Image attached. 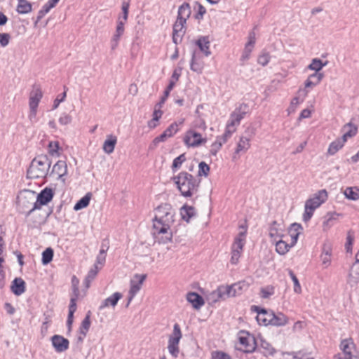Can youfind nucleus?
I'll use <instances>...</instances> for the list:
<instances>
[{
    "mask_svg": "<svg viewBox=\"0 0 359 359\" xmlns=\"http://www.w3.org/2000/svg\"><path fill=\"white\" fill-rule=\"evenodd\" d=\"M327 62H323L321 60L318 58H314L311 60V62L308 66V68L311 70L316 71L315 73H320V71L325 66H326Z\"/></svg>",
    "mask_w": 359,
    "mask_h": 359,
    "instance_id": "37998d69",
    "label": "nucleus"
},
{
    "mask_svg": "<svg viewBox=\"0 0 359 359\" xmlns=\"http://www.w3.org/2000/svg\"><path fill=\"white\" fill-rule=\"evenodd\" d=\"M324 74L323 73H313L311 74L305 81L306 88H313L317 86L323 79Z\"/></svg>",
    "mask_w": 359,
    "mask_h": 359,
    "instance_id": "7c9ffc66",
    "label": "nucleus"
},
{
    "mask_svg": "<svg viewBox=\"0 0 359 359\" xmlns=\"http://www.w3.org/2000/svg\"><path fill=\"white\" fill-rule=\"evenodd\" d=\"M146 277L147 276L145 274H135L133 279L130 280V287L128 292V302L126 305V307H128L135 296L140 290Z\"/></svg>",
    "mask_w": 359,
    "mask_h": 359,
    "instance_id": "ddd939ff",
    "label": "nucleus"
},
{
    "mask_svg": "<svg viewBox=\"0 0 359 359\" xmlns=\"http://www.w3.org/2000/svg\"><path fill=\"white\" fill-rule=\"evenodd\" d=\"M253 48L254 47H252V46L245 45L243 52L242 53V55L241 57V60L242 62H244L245 61L248 60L250 58V53L252 51Z\"/></svg>",
    "mask_w": 359,
    "mask_h": 359,
    "instance_id": "6e6d98bb",
    "label": "nucleus"
},
{
    "mask_svg": "<svg viewBox=\"0 0 359 359\" xmlns=\"http://www.w3.org/2000/svg\"><path fill=\"white\" fill-rule=\"evenodd\" d=\"M240 125V123L237 121L233 118H231V116H229V119L227 122L226 128L230 129L231 130H233V132H235L236 130V127Z\"/></svg>",
    "mask_w": 359,
    "mask_h": 359,
    "instance_id": "bf43d9fd",
    "label": "nucleus"
},
{
    "mask_svg": "<svg viewBox=\"0 0 359 359\" xmlns=\"http://www.w3.org/2000/svg\"><path fill=\"white\" fill-rule=\"evenodd\" d=\"M209 172H210V166L203 161L201 162L198 165V175L199 176L207 177L209 174Z\"/></svg>",
    "mask_w": 359,
    "mask_h": 359,
    "instance_id": "603ef678",
    "label": "nucleus"
},
{
    "mask_svg": "<svg viewBox=\"0 0 359 359\" xmlns=\"http://www.w3.org/2000/svg\"><path fill=\"white\" fill-rule=\"evenodd\" d=\"M72 283H73V293H74V294L72 295V297H71V299H70V304L69 306V314H68L67 320V327H68L69 331L71 330V327L73 323L74 313L76 310V302L79 297V288L76 286V284L79 283V280H77L76 278V277L74 276L72 278Z\"/></svg>",
    "mask_w": 359,
    "mask_h": 359,
    "instance_id": "9b49d317",
    "label": "nucleus"
},
{
    "mask_svg": "<svg viewBox=\"0 0 359 359\" xmlns=\"http://www.w3.org/2000/svg\"><path fill=\"white\" fill-rule=\"evenodd\" d=\"M51 161L46 155L35 157L31 162L27 174L29 178H44L49 174Z\"/></svg>",
    "mask_w": 359,
    "mask_h": 359,
    "instance_id": "20e7f679",
    "label": "nucleus"
},
{
    "mask_svg": "<svg viewBox=\"0 0 359 359\" xmlns=\"http://www.w3.org/2000/svg\"><path fill=\"white\" fill-rule=\"evenodd\" d=\"M90 326V312L82 320L81 325L79 327L80 334L86 337Z\"/></svg>",
    "mask_w": 359,
    "mask_h": 359,
    "instance_id": "a18cd8bd",
    "label": "nucleus"
},
{
    "mask_svg": "<svg viewBox=\"0 0 359 359\" xmlns=\"http://www.w3.org/2000/svg\"><path fill=\"white\" fill-rule=\"evenodd\" d=\"M274 242L276 243V252L282 255L286 254L292 247V245L287 244L285 241L281 239Z\"/></svg>",
    "mask_w": 359,
    "mask_h": 359,
    "instance_id": "ea45409f",
    "label": "nucleus"
},
{
    "mask_svg": "<svg viewBox=\"0 0 359 359\" xmlns=\"http://www.w3.org/2000/svg\"><path fill=\"white\" fill-rule=\"evenodd\" d=\"M252 310L255 311L257 313V316L256 317L257 320L259 325H271V319H272V310H266L264 309H260L257 306H253L252 307Z\"/></svg>",
    "mask_w": 359,
    "mask_h": 359,
    "instance_id": "dca6fc26",
    "label": "nucleus"
},
{
    "mask_svg": "<svg viewBox=\"0 0 359 359\" xmlns=\"http://www.w3.org/2000/svg\"><path fill=\"white\" fill-rule=\"evenodd\" d=\"M187 300L196 309H201L205 304L203 297L196 292H189L187 295Z\"/></svg>",
    "mask_w": 359,
    "mask_h": 359,
    "instance_id": "cd10ccee",
    "label": "nucleus"
},
{
    "mask_svg": "<svg viewBox=\"0 0 359 359\" xmlns=\"http://www.w3.org/2000/svg\"><path fill=\"white\" fill-rule=\"evenodd\" d=\"M196 43L198 46L200 51L203 52L205 56H209L210 55V41L208 37L203 36L199 38L196 41Z\"/></svg>",
    "mask_w": 359,
    "mask_h": 359,
    "instance_id": "2f4dec72",
    "label": "nucleus"
},
{
    "mask_svg": "<svg viewBox=\"0 0 359 359\" xmlns=\"http://www.w3.org/2000/svg\"><path fill=\"white\" fill-rule=\"evenodd\" d=\"M288 273L294 283V292L297 294H300L302 292V287L298 278L292 270H289Z\"/></svg>",
    "mask_w": 359,
    "mask_h": 359,
    "instance_id": "3c124183",
    "label": "nucleus"
},
{
    "mask_svg": "<svg viewBox=\"0 0 359 359\" xmlns=\"http://www.w3.org/2000/svg\"><path fill=\"white\" fill-rule=\"evenodd\" d=\"M348 284L351 287H354L358 285L359 283V264H353L350 272L348 273V280H347Z\"/></svg>",
    "mask_w": 359,
    "mask_h": 359,
    "instance_id": "a878e982",
    "label": "nucleus"
},
{
    "mask_svg": "<svg viewBox=\"0 0 359 359\" xmlns=\"http://www.w3.org/2000/svg\"><path fill=\"white\" fill-rule=\"evenodd\" d=\"M340 348L341 354L334 356V359H353L355 358V346L352 339H345L341 341Z\"/></svg>",
    "mask_w": 359,
    "mask_h": 359,
    "instance_id": "1a4fd4ad",
    "label": "nucleus"
},
{
    "mask_svg": "<svg viewBox=\"0 0 359 359\" xmlns=\"http://www.w3.org/2000/svg\"><path fill=\"white\" fill-rule=\"evenodd\" d=\"M190 68L193 72L198 74H201L203 71V62L200 59L199 52L198 50H194L192 53Z\"/></svg>",
    "mask_w": 359,
    "mask_h": 359,
    "instance_id": "b1692460",
    "label": "nucleus"
},
{
    "mask_svg": "<svg viewBox=\"0 0 359 359\" xmlns=\"http://www.w3.org/2000/svg\"><path fill=\"white\" fill-rule=\"evenodd\" d=\"M53 257V250L48 248L46 249L42 253V263L47 264L51 262Z\"/></svg>",
    "mask_w": 359,
    "mask_h": 359,
    "instance_id": "09e8293b",
    "label": "nucleus"
},
{
    "mask_svg": "<svg viewBox=\"0 0 359 359\" xmlns=\"http://www.w3.org/2000/svg\"><path fill=\"white\" fill-rule=\"evenodd\" d=\"M245 233H240L234 240L231 247V263L232 264H236L239 261L245 245Z\"/></svg>",
    "mask_w": 359,
    "mask_h": 359,
    "instance_id": "f8f14e48",
    "label": "nucleus"
},
{
    "mask_svg": "<svg viewBox=\"0 0 359 359\" xmlns=\"http://www.w3.org/2000/svg\"><path fill=\"white\" fill-rule=\"evenodd\" d=\"M228 297H235L242 294L248 288V284L244 281L238 282L231 285H225Z\"/></svg>",
    "mask_w": 359,
    "mask_h": 359,
    "instance_id": "6ab92c4d",
    "label": "nucleus"
},
{
    "mask_svg": "<svg viewBox=\"0 0 359 359\" xmlns=\"http://www.w3.org/2000/svg\"><path fill=\"white\" fill-rule=\"evenodd\" d=\"M274 293L273 287H266L261 289V296L262 298H269Z\"/></svg>",
    "mask_w": 359,
    "mask_h": 359,
    "instance_id": "13d9d810",
    "label": "nucleus"
},
{
    "mask_svg": "<svg viewBox=\"0 0 359 359\" xmlns=\"http://www.w3.org/2000/svg\"><path fill=\"white\" fill-rule=\"evenodd\" d=\"M249 107L247 104H241L236 107L234 111L230 114L231 118H233L241 123V120L248 113Z\"/></svg>",
    "mask_w": 359,
    "mask_h": 359,
    "instance_id": "bb28decb",
    "label": "nucleus"
},
{
    "mask_svg": "<svg viewBox=\"0 0 359 359\" xmlns=\"http://www.w3.org/2000/svg\"><path fill=\"white\" fill-rule=\"evenodd\" d=\"M124 25L125 24L123 23L121 21H117V25L116 28V32L114 34L111 41H110V46L111 50H115L117 46H118L119 41L121 39V36L124 33Z\"/></svg>",
    "mask_w": 359,
    "mask_h": 359,
    "instance_id": "4be33fe9",
    "label": "nucleus"
},
{
    "mask_svg": "<svg viewBox=\"0 0 359 359\" xmlns=\"http://www.w3.org/2000/svg\"><path fill=\"white\" fill-rule=\"evenodd\" d=\"M43 97V93L39 86L34 85L29 94V106L30 109L29 118L32 120L36 116L37 108L40 100Z\"/></svg>",
    "mask_w": 359,
    "mask_h": 359,
    "instance_id": "6e6552de",
    "label": "nucleus"
},
{
    "mask_svg": "<svg viewBox=\"0 0 359 359\" xmlns=\"http://www.w3.org/2000/svg\"><path fill=\"white\" fill-rule=\"evenodd\" d=\"M186 161V156L184 154H182L175 158L173 160L172 165V170L173 172H175L176 170L180 168L182 165V164Z\"/></svg>",
    "mask_w": 359,
    "mask_h": 359,
    "instance_id": "8fccbe9b",
    "label": "nucleus"
},
{
    "mask_svg": "<svg viewBox=\"0 0 359 359\" xmlns=\"http://www.w3.org/2000/svg\"><path fill=\"white\" fill-rule=\"evenodd\" d=\"M52 345L58 353L64 352L69 348V340L60 335H53L51 337Z\"/></svg>",
    "mask_w": 359,
    "mask_h": 359,
    "instance_id": "aec40b11",
    "label": "nucleus"
},
{
    "mask_svg": "<svg viewBox=\"0 0 359 359\" xmlns=\"http://www.w3.org/2000/svg\"><path fill=\"white\" fill-rule=\"evenodd\" d=\"M288 323L287 317L282 313H275L273 311L271 325L280 327Z\"/></svg>",
    "mask_w": 359,
    "mask_h": 359,
    "instance_id": "c756f323",
    "label": "nucleus"
},
{
    "mask_svg": "<svg viewBox=\"0 0 359 359\" xmlns=\"http://www.w3.org/2000/svg\"><path fill=\"white\" fill-rule=\"evenodd\" d=\"M259 351L264 355V356H270L273 355L276 351L273 347L266 340L261 339L260 346L259 347Z\"/></svg>",
    "mask_w": 359,
    "mask_h": 359,
    "instance_id": "f704fd0d",
    "label": "nucleus"
},
{
    "mask_svg": "<svg viewBox=\"0 0 359 359\" xmlns=\"http://www.w3.org/2000/svg\"><path fill=\"white\" fill-rule=\"evenodd\" d=\"M346 142L342 138L337 139L333 141L329 146L327 152L330 155L335 154L339 149H341Z\"/></svg>",
    "mask_w": 359,
    "mask_h": 359,
    "instance_id": "4c0bfd02",
    "label": "nucleus"
},
{
    "mask_svg": "<svg viewBox=\"0 0 359 359\" xmlns=\"http://www.w3.org/2000/svg\"><path fill=\"white\" fill-rule=\"evenodd\" d=\"M91 196V193H87L74 205V210L77 211L86 208L89 205Z\"/></svg>",
    "mask_w": 359,
    "mask_h": 359,
    "instance_id": "a19ab883",
    "label": "nucleus"
},
{
    "mask_svg": "<svg viewBox=\"0 0 359 359\" xmlns=\"http://www.w3.org/2000/svg\"><path fill=\"white\" fill-rule=\"evenodd\" d=\"M276 225H277V222L273 221L269 228V236L273 239V242L277 241L278 238L282 237V235L280 233H279L278 229L276 227Z\"/></svg>",
    "mask_w": 359,
    "mask_h": 359,
    "instance_id": "de8ad7c7",
    "label": "nucleus"
},
{
    "mask_svg": "<svg viewBox=\"0 0 359 359\" xmlns=\"http://www.w3.org/2000/svg\"><path fill=\"white\" fill-rule=\"evenodd\" d=\"M100 269L101 267H99L97 264H94L93 267L90 269L83 281V283L86 288H88L90 287V283L95 278Z\"/></svg>",
    "mask_w": 359,
    "mask_h": 359,
    "instance_id": "e433bc0d",
    "label": "nucleus"
},
{
    "mask_svg": "<svg viewBox=\"0 0 359 359\" xmlns=\"http://www.w3.org/2000/svg\"><path fill=\"white\" fill-rule=\"evenodd\" d=\"M321 261L322 264L325 266V267H327L331 262V256L329 254H322L321 255Z\"/></svg>",
    "mask_w": 359,
    "mask_h": 359,
    "instance_id": "69168bd1",
    "label": "nucleus"
},
{
    "mask_svg": "<svg viewBox=\"0 0 359 359\" xmlns=\"http://www.w3.org/2000/svg\"><path fill=\"white\" fill-rule=\"evenodd\" d=\"M184 143L189 147H197L201 144L205 142L206 140L202 138L201 135L194 130H190L187 132L184 138Z\"/></svg>",
    "mask_w": 359,
    "mask_h": 359,
    "instance_id": "f3484780",
    "label": "nucleus"
},
{
    "mask_svg": "<svg viewBox=\"0 0 359 359\" xmlns=\"http://www.w3.org/2000/svg\"><path fill=\"white\" fill-rule=\"evenodd\" d=\"M336 219V214L334 212L327 213L325 216L324 221L323 222V230L327 231L332 226L334 225V222Z\"/></svg>",
    "mask_w": 359,
    "mask_h": 359,
    "instance_id": "79ce46f5",
    "label": "nucleus"
},
{
    "mask_svg": "<svg viewBox=\"0 0 359 359\" xmlns=\"http://www.w3.org/2000/svg\"><path fill=\"white\" fill-rule=\"evenodd\" d=\"M222 145L223 144L216 139L215 142L211 145V149L210 150V154L215 156Z\"/></svg>",
    "mask_w": 359,
    "mask_h": 359,
    "instance_id": "680f3d73",
    "label": "nucleus"
},
{
    "mask_svg": "<svg viewBox=\"0 0 359 359\" xmlns=\"http://www.w3.org/2000/svg\"><path fill=\"white\" fill-rule=\"evenodd\" d=\"M105 260H106V255H104L102 252L99 253L97 257L96 262L95 264H97V266H98V264H100V267L102 268V266L104 265V264L105 262Z\"/></svg>",
    "mask_w": 359,
    "mask_h": 359,
    "instance_id": "774afa93",
    "label": "nucleus"
},
{
    "mask_svg": "<svg viewBox=\"0 0 359 359\" xmlns=\"http://www.w3.org/2000/svg\"><path fill=\"white\" fill-rule=\"evenodd\" d=\"M175 210L168 203L158 205L155 210V216L153 219V234L158 241L166 243L170 241L172 233L170 229L174 224Z\"/></svg>",
    "mask_w": 359,
    "mask_h": 359,
    "instance_id": "f257e3e1",
    "label": "nucleus"
},
{
    "mask_svg": "<svg viewBox=\"0 0 359 359\" xmlns=\"http://www.w3.org/2000/svg\"><path fill=\"white\" fill-rule=\"evenodd\" d=\"M59 143L57 142H50L48 144V152L49 154L54 156H59L58 153Z\"/></svg>",
    "mask_w": 359,
    "mask_h": 359,
    "instance_id": "864d4df0",
    "label": "nucleus"
},
{
    "mask_svg": "<svg viewBox=\"0 0 359 359\" xmlns=\"http://www.w3.org/2000/svg\"><path fill=\"white\" fill-rule=\"evenodd\" d=\"M129 7L130 0H123L121 6L122 15L118 17V21H121L123 23L126 24L128 20Z\"/></svg>",
    "mask_w": 359,
    "mask_h": 359,
    "instance_id": "c03bdc74",
    "label": "nucleus"
},
{
    "mask_svg": "<svg viewBox=\"0 0 359 359\" xmlns=\"http://www.w3.org/2000/svg\"><path fill=\"white\" fill-rule=\"evenodd\" d=\"M225 285L219 286L217 290L212 291L206 296V299L210 304H215L221 300L228 298Z\"/></svg>",
    "mask_w": 359,
    "mask_h": 359,
    "instance_id": "2eb2a0df",
    "label": "nucleus"
},
{
    "mask_svg": "<svg viewBox=\"0 0 359 359\" xmlns=\"http://www.w3.org/2000/svg\"><path fill=\"white\" fill-rule=\"evenodd\" d=\"M123 295L120 292H114L112 295L105 299L99 307L100 310H102L105 307L112 306L114 307L118 302L122 298Z\"/></svg>",
    "mask_w": 359,
    "mask_h": 359,
    "instance_id": "c85d7f7f",
    "label": "nucleus"
},
{
    "mask_svg": "<svg viewBox=\"0 0 359 359\" xmlns=\"http://www.w3.org/2000/svg\"><path fill=\"white\" fill-rule=\"evenodd\" d=\"M72 116L67 114H63L59 118V123L61 125H67L72 122Z\"/></svg>",
    "mask_w": 359,
    "mask_h": 359,
    "instance_id": "e2e57ef3",
    "label": "nucleus"
},
{
    "mask_svg": "<svg viewBox=\"0 0 359 359\" xmlns=\"http://www.w3.org/2000/svg\"><path fill=\"white\" fill-rule=\"evenodd\" d=\"M26 290V283L25 280L21 278H15L11 283V290L12 292L17 295L20 296Z\"/></svg>",
    "mask_w": 359,
    "mask_h": 359,
    "instance_id": "5701e85b",
    "label": "nucleus"
},
{
    "mask_svg": "<svg viewBox=\"0 0 359 359\" xmlns=\"http://www.w3.org/2000/svg\"><path fill=\"white\" fill-rule=\"evenodd\" d=\"M117 138L116 136L111 135H109L103 144L104 151L108 154H111L114 150Z\"/></svg>",
    "mask_w": 359,
    "mask_h": 359,
    "instance_id": "473e14b6",
    "label": "nucleus"
},
{
    "mask_svg": "<svg viewBox=\"0 0 359 359\" xmlns=\"http://www.w3.org/2000/svg\"><path fill=\"white\" fill-rule=\"evenodd\" d=\"M11 36L8 33H0V44L2 47H6L8 43Z\"/></svg>",
    "mask_w": 359,
    "mask_h": 359,
    "instance_id": "052dcab7",
    "label": "nucleus"
},
{
    "mask_svg": "<svg viewBox=\"0 0 359 359\" xmlns=\"http://www.w3.org/2000/svg\"><path fill=\"white\" fill-rule=\"evenodd\" d=\"M191 15V8L188 3H184L178 9L177 18L172 27V41L175 44L182 42L186 33V23Z\"/></svg>",
    "mask_w": 359,
    "mask_h": 359,
    "instance_id": "7ed1b4c3",
    "label": "nucleus"
},
{
    "mask_svg": "<svg viewBox=\"0 0 359 359\" xmlns=\"http://www.w3.org/2000/svg\"><path fill=\"white\" fill-rule=\"evenodd\" d=\"M182 219L187 222L196 215V211L194 207L184 205L180 209Z\"/></svg>",
    "mask_w": 359,
    "mask_h": 359,
    "instance_id": "72a5a7b5",
    "label": "nucleus"
},
{
    "mask_svg": "<svg viewBox=\"0 0 359 359\" xmlns=\"http://www.w3.org/2000/svg\"><path fill=\"white\" fill-rule=\"evenodd\" d=\"M176 126V124H170L161 135L154 139L150 148L156 147L160 142L166 141L168 138L176 134L177 133Z\"/></svg>",
    "mask_w": 359,
    "mask_h": 359,
    "instance_id": "a211bd4d",
    "label": "nucleus"
},
{
    "mask_svg": "<svg viewBox=\"0 0 359 359\" xmlns=\"http://www.w3.org/2000/svg\"><path fill=\"white\" fill-rule=\"evenodd\" d=\"M53 197V191L50 188H45L37 196L34 206L28 210L27 215H30L35 210L40 209L42 205H46Z\"/></svg>",
    "mask_w": 359,
    "mask_h": 359,
    "instance_id": "9d476101",
    "label": "nucleus"
},
{
    "mask_svg": "<svg viewBox=\"0 0 359 359\" xmlns=\"http://www.w3.org/2000/svg\"><path fill=\"white\" fill-rule=\"evenodd\" d=\"M348 128V130L344 133L341 137L345 142H346L348 137H351L355 135L357 133V128L352 125L351 123L344 126V128Z\"/></svg>",
    "mask_w": 359,
    "mask_h": 359,
    "instance_id": "49530a36",
    "label": "nucleus"
},
{
    "mask_svg": "<svg viewBox=\"0 0 359 359\" xmlns=\"http://www.w3.org/2000/svg\"><path fill=\"white\" fill-rule=\"evenodd\" d=\"M233 133L234 132H233V130L226 128L224 133L222 136L217 137V140L222 144H224L231 137Z\"/></svg>",
    "mask_w": 359,
    "mask_h": 359,
    "instance_id": "5fc2aeb1",
    "label": "nucleus"
},
{
    "mask_svg": "<svg viewBox=\"0 0 359 359\" xmlns=\"http://www.w3.org/2000/svg\"><path fill=\"white\" fill-rule=\"evenodd\" d=\"M238 339L241 347L238 349L246 353H252L257 348V341L255 337L245 330H241L238 333Z\"/></svg>",
    "mask_w": 359,
    "mask_h": 359,
    "instance_id": "423d86ee",
    "label": "nucleus"
},
{
    "mask_svg": "<svg viewBox=\"0 0 359 359\" xmlns=\"http://www.w3.org/2000/svg\"><path fill=\"white\" fill-rule=\"evenodd\" d=\"M36 192L30 190H24L18 196L19 205L24 209H31L36 201Z\"/></svg>",
    "mask_w": 359,
    "mask_h": 359,
    "instance_id": "4468645a",
    "label": "nucleus"
},
{
    "mask_svg": "<svg viewBox=\"0 0 359 359\" xmlns=\"http://www.w3.org/2000/svg\"><path fill=\"white\" fill-rule=\"evenodd\" d=\"M256 41V34L254 31H252L249 33L248 36V42L245 45H248L254 47Z\"/></svg>",
    "mask_w": 359,
    "mask_h": 359,
    "instance_id": "338daca9",
    "label": "nucleus"
},
{
    "mask_svg": "<svg viewBox=\"0 0 359 359\" xmlns=\"http://www.w3.org/2000/svg\"><path fill=\"white\" fill-rule=\"evenodd\" d=\"M212 359H231V358L224 352L217 351L212 353Z\"/></svg>",
    "mask_w": 359,
    "mask_h": 359,
    "instance_id": "0e129e2a",
    "label": "nucleus"
},
{
    "mask_svg": "<svg viewBox=\"0 0 359 359\" xmlns=\"http://www.w3.org/2000/svg\"><path fill=\"white\" fill-rule=\"evenodd\" d=\"M344 194L349 200L357 201L359 199V188L347 187L344 190Z\"/></svg>",
    "mask_w": 359,
    "mask_h": 359,
    "instance_id": "58836bf2",
    "label": "nucleus"
},
{
    "mask_svg": "<svg viewBox=\"0 0 359 359\" xmlns=\"http://www.w3.org/2000/svg\"><path fill=\"white\" fill-rule=\"evenodd\" d=\"M327 199V192L321 189L309 198L305 203L303 219L307 222L311 219L316 209L319 208Z\"/></svg>",
    "mask_w": 359,
    "mask_h": 359,
    "instance_id": "39448f33",
    "label": "nucleus"
},
{
    "mask_svg": "<svg viewBox=\"0 0 359 359\" xmlns=\"http://www.w3.org/2000/svg\"><path fill=\"white\" fill-rule=\"evenodd\" d=\"M172 179L183 196L191 197L198 192L200 181L187 172H180Z\"/></svg>",
    "mask_w": 359,
    "mask_h": 359,
    "instance_id": "f03ea898",
    "label": "nucleus"
},
{
    "mask_svg": "<svg viewBox=\"0 0 359 359\" xmlns=\"http://www.w3.org/2000/svg\"><path fill=\"white\" fill-rule=\"evenodd\" d=\"M250 147V138L241 136L239 139L238 142L237 143V146L235 150V152L233 155V160H236L239 158V154L241 153H245L249 148Z\"/></svg>",
    "mask_w": 359,
    "mask_h": 359,
    "instance_id": "412c9836",
    "label": "nucleus"
},
{
    "mask_svg": "<svg viewBox=\"0 0 359 359\" xmlns=\"http://www.w3.org/2000/svg\"><path fill=\"white\" fill-rule=\"evenodd\" d=\"M182 337V334L180 327L177 323H175L173 326V331L169 336L168 344V351L170 354L174 358H177L179 355V344Z\"/></svg>",
    "mask_w": 359,
    "mask_h": 359,
    "instance_id": "0eeeda50",
    "label": "nucleus"
},
{
    "mask_svg": "<svg viewBox=\"0 0 359 359\" xmlns=\"http://www.w3.org/2000/svg\"><path fill=\"white\" fill-rule=\"evenodd\" d=\"M67 165L65 161H58L53 167L50 175H57L59 179L66 175Z\"/></svg>",
    "mask_w": 359,
    "mask_h": 359,
    "instance_id": "393cba45",
    "label": "nucleus"
},
{
    "mask_svg": "<svg viewBox=\"0 0 359 359\" xmlns=\"http://www.w3.org/2000/svg\"><path fill=\"white\" fill-rule=\"evenodd\" d=\"M353 239L354 237L353 234L350 231H348L346 237V243L345 245L347 252H351Z\"/></svg>",
    "mask_w": 359,
    "mask_h": 359,
    "instance_id": "4d7b16f0",
    "label": "nucleus"
},
{
    "mask_svg": "<svg viewBox=\"0 0 359 359\" xmlns=\"http://www.w3.org/2000/svg\"><path fill=\"white\" fill-rule=\"evenodd\" d=\"M32 10V5L27 0H18L16 11L20 14H27Z\"/></svg>",
    "mask_w": 359,
    "mask_h": 359,
    "instance_id": "c9c22d12",
    "label": "nucleus"
}]
</instances>
